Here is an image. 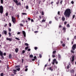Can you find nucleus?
Segmentation results:
<instances>
[{"label":"nucleus","mask_w":76,"mask_h":76,"mask_svg":"<svg viewBox=\"0 0 76 76\" xmlns=\"http://www.w3.org/2000/svg\"><path fill=\"white\" fill-rule=\"evenodd\" d=\"M71 10L70 9H67L65 10L64 13V15L66 17L69 18L70 15V12Z\"/></svg>","instance_id":"1"},{"label":"nucleus","mask_w":76,"mask_h":76,"mask_svg":"<svg viewBox=\"0 0 76 76\" xmlns=\"http://www.w3.org/2000/svg\"><path fill=\"white\" fill-rule=\"evenodd\" d=\"M3 7L2 5L0 6V13L1 14H3Z\"/></svg>","instance_id":"2"},{"label":"nucleus","mask_w":76,"mask_h":76,"mask_svg":"<svg viewBox=\"0 0 76 76\" xmlns=\"http://www.w3.org/2000/svg\"><path fill=\"white\" fill-rule=\"evenodd\" d=\"M12 21L13 22V23L15 24V23H16V18H14L13 16H12Z\"/></svg>","instance_id":"3"},{"label":"nucleus","mask_w":76,"mask_h":76,"mask_svg":"<svg viewBox=\"0 0 76 76\" xmlns=\"http://www.w3.org/2000/svg\"><path fill=\"white\" fill-rule=\"evenodd\" d=\"M55 63L56 64H58V62L56 61V59L53 60V62H52L53 64H54V63Z\"/></svg>","instance_id":"4"},{"label":"nucleus","mask_w":76,"mask_h":76,"mask_svg":"<svg viewBox=\"0 0 76 76\" xmlns=\"http://www.w3.org/2000/svg\"><path fill=\"white\" fill-rule=\"evenodd\" d=\"M72 48L73 50H75V49H76V44H75L74 45H73Z\"/></svg>","instance_id":"5"},{"label":"nucleus","mask_w":76,"mask_h":76,"mask_svg":"<svg viewBox=\"0 0 76 76\" xmlns=\"http://www.w3.org/2000/svg\"><path fill=\"white\" fill-rule=\"evenodd\" d=\"M75 72V71L74 70L72 69L71 71V75H74V72Z\"/></svg>","instance_id":"6"},{"label":"nucleus","mask_w":76,"mask_h":76,"mask_svg":"<svg viewBox=\"0 0 76 76\" xmlns=\"http://www.w3.org/2000/svg\"><path fill=\"white\" fill-rule=\"evenodd\" d=\"M6 40H7V41H9L10 42L11 41H12V39L11 38H9L8 37L7 38H6Z\"/></svg>","instance_id":"7"},{"label":"nucleus","mask_w":76,"mask_h":76,"mask_svg":"<svg viewBox=\"0 0 76 76\" xmlns=\"http://www.w3.org/2000/svg\"><path fill=\"white\" fill-rule=\"evenodd\" d=\"M24 37H26V33L25 31H22Z\"/></svg>","instance_id":"8"},{"label":"nucleus","mask_w":76,"mask_h":76,"mask_svg":"<svg viewBox=\"0 0 76 76\" xmlns=\"http://www.w3.org/2000/svg\"><path fill=\"white\" fill-rule=\"evenodd\" d=\"M14 2H15V3L17 4L18 3V1L17 0H13Z\"/></svg>","instance_id":"9"},{"label":"nucleus","mask_w":76,"mask_h":76,"mask_svg":"<svg viewBox=\"0 0 76 76\" xmlns=\"http://www.w3.org/2000/svg\"><path fill=\"white\" fill-rule=\"evenodd\" d=\"M69 65L67 66V69H69V67L71 66V65H70V63H69Z\"/></svg>","instance_id":"10"},{"label":"nucleus","mask_w":76,"mask_h":76,"mask_svg":"<svg viewBox=\"0 0 76 76\" xmlns=\"http://www.w3.org/2000/svg\"><path fill=\"white\" fill-rule=\"evenodd\" d=\"M62 20L63 21H64L65 20V18L64 16H63L62 18Z\"/></svg>","instance_id":"11"},{"label":"nucleus","mask_w":76,"mask_h":76,"mask_svg":"<svg viewBox=\"0 0 76 76\" xmlns=\"http://www.w3.org/2000/svg\"><path fill=\"white\" fill-rule=\"evenodd\" d=\"M16 5L17 6H18V5H20V6H21V3H20V2H19L17 4H16Z\"/></svg>","instance_id":"12"},{"label":"nucleus","mask_w":76,"mask_h":76,"mask_svg":"<svg viewBox=\"0 0 76 76\" xmlns=\"http://www.w3.org/2000/svg\"><path fill=\"white\" fill-rule=\"evenodd\" d=\"M59 2H60V1L59 0H58V1L57 2H56V4H57V6H58V3H59Z\"/></svg>","instance_id":"13"},{"label":"nucleus","mask_w":76,"mask_h":76,"mask_svg":"<svg viewBox=\"0 0 76 76\" xmlns=\"http://www.w3.org/2000/svg\"><path fill=\"white\" fill-rule=\"evenodd\" d=\"M19 49L18 48H16L15 49V51L16 53H18V51Z\"/></svg>","instance_id":"14"},{"label":"nucleus","mask_w":76,"mask_h":76,"mask_svg":"<svg viewBox=\"0 0 76 76\" xmlns=\"http://www.w3.org/2000/svg\"><path fill=\"white\" fill-rule=\"evenodd\" d=\"M9 57L10 59H11L12 58V54H10L9 55Z\"/></svg>","instance_id":"15"},{"label":"nucleus","mask_w":76,"mask_h":76,"mask_svg":"<svg viewBox=\"0 0 76 76\" xmlns=\"http://www.w3.org/2000/svg\"><path fill=\"white\" fill-rule=\"evenodd\" d=\"M49 70H50V71H51V72H53V68H52V67H50V68Z\"/></svg>","instance_id":"16"},{"label":"nucleus","mask_w":76,"mask_h":76,"mask_svg":"<svg viewBox=\"0 0 76 76\" xmlns=\"http://www.w3.org/2000/svg\"><path fill=\"white\" fill-rule=\"evenodd\" d=\"M63 30L64 31V32L66 31V28L65 27H64L63 28Z\"/></svg>","instance_id":"17"},{"label":"nucleus","mask_w":76,"mask_h":76,"mask_svg":"<svg viewBox=\"0 0 76 76\" xmlns=\"http://www.w3.org/2000/svg\"><path fill=\"white\" fill-rule=\"evenodd\" d=\"M3 55V52H2L0 53V56H2Z\"/></svg>","instance_id":"18"},{"label":"nucleus","mask_w":76,"mask_h":76,"mask_svg":"<svg viewBox=\"0 0 76 76\" xmlns=\"http://www.w3.org/2000/svg\"><path fill=\"white\" fill-rule=\"evenodd\" d=\"M3 31H4V34L5 35H6V34H7V31L4 30Z\"/></svg>","instance_id":"19"},{"label":"nucleus","mask_w":76,"mask_h":76,"mask_svg":"<svg viewBox=\"0 0 76 76\" xmlns=\"http://www.w3.org/2000/svg\"><path fill=\"white\" fill-rule=\"evenodd\" d=\"M58 58H61V55H60V54H58Z\"/></svg>","instance_id":"20"},{"label":"nucleus","mask_w":76,"mask_h":76,"mask_svg":"<svg viewBox=\"0 0 76 76\" xmlns=\"http://www.w3.org/2000/svg\"><path fill=\"white\" fill-rule=\"evenodd\" d=\"M74 60V56H73L72 57V60H71V61H73Z\"/></svg>","instance_id":"21"},{"label":"nucleus","mask_w":76,"mask_h":76,"mask_svg":"<svg viewBox=\"0 0 76 76\" xmlns=\"http://www.w3.org/2000/svg\"><path fill=\"white\" fill-rule=\"evenodd\" d=\"M1 76H4V73H1L0 74Z\"/></svg>","instance_id":"22"},{"label":"nucleus","mask_w":76,"mask_h":76,"mask_svg":"<svg viewBox=\"0 0 76 76\" xmlns=\"http://www.w3.org/2000/svg\"><path fill=\"white\" fill-rule=\"evenodd\" d=\"M29 57H30V58H32L33 57V55H30L29 56Z\"/></svg>","instance_id":"23"},{"label":"nucleus","mask_w":76,"mask_h":76,"mask_svg":"<svg viewBox=\"0 0 76 76\" xmlns=\"http://www.w3.org/2000/svg\"><path fill=\"white\" fill-rule=\"evenodd\" d=\"M66 26L67 27V28H70V25L68 24L66 25Z\"/></svg>","instance_id":"24"},{"label":"nucleus","mask_w":76,"mask_h":76,"mask_svg":"<svg viewBox=\"0 0 76 76\" xmlns=\"http://www.w3.org/2000/svg\"><path fill=\"white\" fill-rule=\"evenodd\" d=\"M45 22V20H42V23H43V22Z\"/></svg>","instance_id":"25"},{"label":"nucleus","mask_w":76,"mask_h":76,"mask_svg":"<svg viewBox=\"0 0 76 76\" xmlns=\"http://www.w3.org/2000/svg\"><path fill=\"white\" fill-rule=\"evenodd\" d=\"M9 26L10 27H11L12 26V24H11V23H9Z\"/></svg>","instance_id":"26"},{"label":"nucleus","mask_w":76,"mask_h":76,"mask_svg":"<svg viewBox=\"0 0 76 76\" xmlns=\"http://www.w3.org/2000/svg\"><path fill=\"white\" fill-rule=\"evenodd\" d=\"M55 19L56 20H58V18H57V16H56L55 17Z\"/></svg>","instance_id":"27"},{"label":"nucleus","mask_w":76,"mask_h":76,"mask_svg":"<svg viewBox=\"0 0 76 76\" xmlns=\"http://www.w3.org/2000/svg\"><path fill=\"white\" fill-rule=\"evenodd\" d=\"M1 4H3V0H1Z\"/></svg>","instance_id":"28"},{"label":"nucleus","mask_w":76,"mask_h":76,"mask_svg":"<svg viewBox=\"0 0 76 76\" xmlns=\"http://www.w3.org/2000/svg\"><path fill=\"white\" fill-rule=\"evenodd\" d=\"M22 14L23 15H27L26 13H24V12L22 13Z\"/></svg>","instance_id":"29"},{"label":"nucleus","mask_w":76,"mask_h":76,"mask_svg":"<svg viewBox=\"0 0 76 76\" xmlns=\"http://www.w3.org/2000/svg\"><path fill=\"white\" fill-rule=\"evenodd\" d=\"M56 53V51L55 50L54 51H53V54H55V53Z\"/></svg>","instance_id":"30"},{"label":"nucleus","mask_w":76,"mask_h":76,"mask_svg":"<svg viewBox=\"0 0 76 76\" xmlns=\"http://www.w3.org/2000/svg\"><path fill=\"white\" fill-rule=\"evenodd\" d=\"M29 48V47H26L25 48V50H28V48Z\"/></svg>","instance_id":"31"},{"label":"nucleus","mask_w":76,"mask_h":76,"mask_svg":"<svg viewBox=\"0 0 76 76\" xmlns=\"http://www.w3.org/2000/svg\"><path fill=\"white\" fill-rule=\"evenodd\" d=\"M25 45H26V46H28V45H29V44H28L27 43H25Z\"/></svg>","instance_id":"32"},{"label":"nucleus","mask_w":76,"mask_h":76,"mask_svg":"<svg viewBox=\"0 0 76 76\" xmlns=\"http://www.w3.org/2000/svg\"><path fill=\"white\" fill-rule=\"evenodd\" d=\"M44 15V11L42 12V15Z\"/></svg>","instance_id":"33"},{"label":"nucleus","mask_w":76,"mask_h":76,"mask_svg":"<svg viewBox=\"0 0 76 76\" xmlns=\"http://www.w3.org/2000/svg\"><path fill=\"white\" fill-rule=\"evenodd\" d=\"M16 16L17 18H18V19L19 18V15H17Z\"/></svg>","instance_id":"34"},{"label":"nucleus","mask_w":76,"mask_h":76,"mask_svg":"<svg viewBox=\"0 0 76 76\" xmlns=\"http://www.w3.org/2000/svg\"><path fill=\"white\" fill-rule=\"evenodd\" d=\"M13 70L14 71V72H17L16 69H13Z\"/></svg>","instance_id":"35"},{"label":"nucleus","mask_w":76,"mask_h":76,"mask_svg":"<svg viewBox=\"0 0 76 76\" xmlns=\"http://www.w3.org/2000/svg\"><path fill=\"white\" fill-rule=\"evenodd\" d=\"M5 15L6 16H8V12H6L5 14Z\"/></svg>","instance_id":"36"},{"label":"nucleus","mask_w":76,"mask_h":76,"mask_svg":"<svg viewBox=\"0 0 76 76\" xmlns=\"http://www.w3.org/2000/svg\"><path fill=\"white\" fill-rule=\"evenodd\" d=\"M15 39H17V40H20V39L18 38V37H15Z\"/></svg>","instance_id":"37"},{"label":"nucleus","mask_w":76,"mask_h":76,"mask_svg":"<svg viewBox=\"0 0 76 76\" xmlns=\"http://www.w3.org/2000/svg\"><path fill=\"white\" fill-rule=\"evenodd\" d=\"M11 29L10 28H9L8 29V31H9V32H11Z\"/></svg>","instance_id":"38"},{"label":"nucleus","mask_w":76,"mask_h":76,"mask_svg":"<svg viewBox=\"0 0 76 76\" xmlns=\"http://www.w3.org/2000/svg\"><path fill=\"white\" fill-rule=\"evenodd\" d=\"M16 70L17 71V70L18 71H19L20 70V68H18V69H16Z\"/></svg>","instance_id":"39"},{"label":"nucleus","mask_w":76,"mask_h":76,"mask_svg":"<svg viewBox=\"0 0 76 76\" xmlns=\"http://www.w3.org/2000/svg\"><path fill=\"white\" fill-rule=\"evenodd\" d=\"M18 67H19V66H15V69H17V68H18Z\"/></svg>","instance_id":"40"},{"label":"nucleus","mask_w":76,"mask_h":76,"mask_svg":"<svg viewBox=\"0 0 76 76\" xmlns=\"http://www.w3.org/2000/svg\"><path fill=\"white\" fill-rule=\"evenodd\" d=\"M22 53L23 54H24L25 53V51L24 50H23Z\"/></svg>","instance_id":"41"},{"label":"nucleus","mask_w":76,"mask_h":76,"mask_svg":"<svg viewBox=\"0 0 76 76\" xmlns=\"http://www.w3.org/2000/svg\"><path fill=\"white\" fill-rule=\"evenodd\" d=\"M65 45H65V44H62V46H63V47H65Z\"/></svg>","instance_id":"42"},{"label":"nucleus","mask_w":76,"mask_h":76,"mask_svg":"<svg viewBox=\"0 0 76 76\" xmlns=\"http://www.w3.org/2000/svg\"><path fill=\"white\" fill-rule=\"evenodd\" d=\"M39 57H40V58H41V57H42V55H41V54H40L39 55Z\"/></svg>","instance_id":"43"},{"label":"nucleus","mask_w":76,"mask_h":76,"mask_svg":"<svg viewBox=\"0 0 76 76\" xmlns=\"http://www.w3.org/2000/svg\"><path fill=\"white\" fill-rule=\"evenodd\" d=\"M28 68H26L25 69V72H27V71H28Z\"/></svg>","instance_id":"44"},{"label":"nucleus","mask_w":76,"mask_h":76,"mask_svg":"<svg viewBox=\"0 0 76 76\" xmlns=\"http://www.w3.org/2000/svg\"><path fill=\"white\" fill-rule=\"evenodd\" d=\"M34 49H35V50H37V49H38V47H35L34 48Z\"/></svg>","instance_id":"45"},{"label":"nucleus","mask_w":76,"mask_h":76,"mask_svg":"<svg viewBox=\"0 0 76 76\" xmlns=\"http://www.w3.org/2000/svg\"><path fill=\"white\" fill-rule=\"evenodd\" d=\"M21 34V33H20V32H18V33H17V34H18V35H19V34Z\"/></svg>","instance_id":"46"},{"label":"nucleus","mask_w":76,"mask_h":76,"mask_svg":"<svg viewBox=\"0 0 76 76\" xmlns=\"http://www.w3.org/2000/svg\"><path fill=\"white\" fill-rule=\"evenodd\" d=\"M8 34H9V36H10V37L11 36V33H10L9 32L8 33Z\"/></svg>","instance_id":"47"},{"label":"nucleus","mask_w":76,"mask_h":76,"mask_svg":"<svg viewBox=\"0 0 76 76\" xmlns=\"http://www.w3.org/2000/svg\"><path fill=\"white\" fill-rule=\"evenodd\" d=\"M3 55L4 56H6V53H3Z\"/></svg>","instance_id":"48"},{"label":"nucleus","mask_w":76,"mask_h":76,"mask_svg":"<svg viewBox=\"0 0 76 76\" xmlns=\"http://www.w3.org/2000/svg\"><path fill=\"white\" fill-rule=\"evenodd\" d=\"M71 53H75V52H74V51H73V50H71Z\"/></svg>","instance_id":"49"},{"label":"nucleus","mask_w":76,"mask_h":76,"mask_svg":"<svg viewBox=\"0 0 76 76\" xmlns=\"http://www.w3.org/2000/svg\"><path fill=\"white\" fill-rule=\"evenodd\" d=\"M22 22L23 23H25V20H22Z\"/></svg>","instance_id":"50"},{"label":"nucleus","mask_w":76,"mask_h":76,"mask_svg":"<svg viewBox=\"0 0 76 76\" xmlns=\"http://www.w3.org/2000/svg\"><path fill=\"white\" fill-rule=\"evenodd\" d=\"M52 57H55V55H54V54H53Z\"/></svg>","instance_id":"51"},{"label":"nucleus","mask_w":76,"mask_h":76,"mask_svg":"<svg viewBox=\"0 0 76 76\" xmlns=\"http://www.w3.org/2000/svg\"><path fill=\"white\" fill-rule=\"evenodd\" d=\"M27 51H31V49L30 48L28 49V50H27Z\"/></svg>","instance_id":"52"},{"label":"nucleus","mask_w":76,"mask_h":76,"mask_svg":"<svg viewBox=\"0 0 76 76\" xmlns=\"http://www.w3.org/2000/svg\"><path fill=\"white\" fill-rule=\"evenodd\" d=\"M53 3H54V2L53 1H52L51 2V4L52 5V6H53Z\"/></svg>","instance_id":"53"},{"label":"nucleus","mask_w":76,"mask_h":76,"mask_svg":"<svg viewBox=\"0 0 76 76\" xmlns=\"http://www.w3.org/2000/svg\"><path fill=\"white\" fill-rule=\"evenodd\" d=\"M75 15H73L72 16V18L73 19H74V18H75Z\"/></svg>","instance_id":"54"},{"label":"nucleus","mask_w":76,"mask_h":76,"mask_svg":"<svg viewBox=\"0 0 76 76\" xmlns=\"http://www.w3.org/2000/svg\"><path fill=\"white\" fill-rule=\"evenodd\" d=\"M34 59H37V56H34Z\"/></svg>","instance_id":"55"},{"label":"nucleus","mask_w":76,"mask_h":76,"mask_svg":"<svg viewBox=\"0 0 76 76\" xmlns=\"http://www.w3.org/2000/svg\"><path fill=\"white\" fill-rule=\"evenodd\" d=\"M71 3H72V4H73L74 3V1H71Z\"/></svg>","instance_id":"56"},{"label":"nucleus","mask_w":76,"mask_h":76,"mask_svg":"<svg viewBox=\"0 0 76 76\" xmlns=\"http://www.w3.org/2000/svg\"><path fill=\"white\" fill-rule=\"evenodd\" d=\"M7 24H5V25L4 26V27H6V26H7Z\"/></svg>","instance_id":"57"},{"label":"nucleus","mask_w":76,"mask_h":76,"mask_svg":"<svg viewBox=\"0 0 76 76\" xmlns=\"http://www.w3.org/2000/svg\"><path fill=\"white\" fill-rule=\"evenodd\" d=\"M1 57L2 58H3L4 59V56H3V55H2V56H1Z\"/></svg>","instance_id":"58"},{"label":"nucleus","mask_w":76,"mask_h":76,"mask_svg":"<svg viewBox=\"0 0 76 76\" xmlns=\"http://www.w3.org/2000/svg\"><path fill=\"white\" fill-rule=\"evenodd\" d=\"M20 26H23V25L22 24V23L20 24Z\"/></svg>","instance_id":"59"},{"label":"nucleus","mask_w":76,"mask_h":76,"mask_svg":"<svg viewBox=\"0 0 76 76\" xmlns=\"http://www.w3.org/2000/svg\"><path fill=\"white\" fill-rule=\"evenodd\" d=\"M38 31H34V33H38Z\"/></svg>","instance_id":"60"},{"label":"nucleus","mask_w":76,"mask_h":76,"mask_svg":"<svg viewBox=\"0 0 76 76\" xmlns=\"http://www.w3.org/2000/svg\"><path fill=\"white\" fill-rule=\"evenodd\" d=\"M59 28H61V25H60L59 26Z\"/></svg>","instance_id":"61"},{"label":"nucleus","mask_w":76,"mask_h":76,"mask_svg":"<svg viewBox=\"0 0 76 76\" xmlns=\"http://www.w3.org/2000/svg\"><path fill=\"white\" fill-rule=\"evenodd\" d=\"M28 6H26V8L27 9H28Z\"/></svg>","instance_id":"62"},{"label":"nucleus","mask_w":76,"mask_h":76,"mask_svg":"<svg viewBox=\"0 0 76 76\" xmlns=\"http://www.w3.org/2000/svg\"><path fill=\"white\" fill-rule=\"evenodd\" d=\"M62 2H63V1H62V0L61 1H60V3H61V4H62Z\"/></svg>","instance_id":"63"},{"label":"nucleus","mask_w":76,"mask_h":76,"mask_svg":"<svg viewBox=\"0 0 76 76\" xmlns=\"http://www.w3.org/2000/svg\"><path fill=\"white\" fill-rule=\"evenodd\" d=\"M31 22H34V20H33V19H31Z\"/></svg>","instance_id":"64"}]
</instances>
